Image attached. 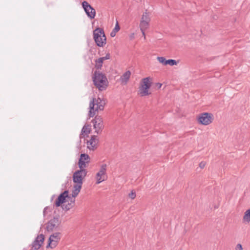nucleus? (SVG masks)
Segmentation results:
<instances>
[{
    "mask_svg": "<svg viewBox=\"0 0 250 250\" xmlns=\"http://www.w3.org/2000/svg\"><path fill=\"white\" fill-rule=\"evenodd\" d=\"M119 30H120V26H119L118 21H117L114 28L113 29V30L110 33L111 37H115L116 36L117 32H118L119 31Z\"/></svg>",
    "mask_w": 250,
    "mask_h": 250,
    "instance_id": "21",
    "label": "nucleus"
},
{
    "mask_svg": "<svg viewBox=\"0 0 250 250\" xmlns=\"http://www.w3.org/2000/svg\"><path fill=\"white\" fill-rule=\"evenodd\" d=\"M94 128L95 129V132L97 134L100 133L104 128V123L102 117L100 116H96L92 120Z\"/></svg>",
    "mask_w": 250,
    "mask_h": 250,
    "instance_id": "8",
    "label": "nucleus"
},
{
    "mask_svg": "<svg viewBox=\"0 0 250 250\" xmlns=\"http://www.w3.org/2000/svg\"><path fill=\"white\" fill-rule=\"evenodd\" d=\"M205 165H206V163L205 162H201L199 164V167L201 168H203L205 167Z\"/></svg>",
    "mask_w": 250,
    "mask_h": 250,
    "instance_id": "28",
    "label": "nucleus"
},
{
    "mask_svg": "<svg viewBox=\"0 0 250 250\" xmlns=\"http://www.w3.org/2000/svg\"><path fill=\"white\" fill-rule=\"evenodd\" d=\"M107 166L105 164H103L101 166L99 171L96 174V184H99L107 179Z\"/></svg>",
    "mask_w": 250,
    "mask_h": 250,
    "instance_id": "7",
    "label": "nucleus"
},
{
    "mask_svg": "<svg viewBox=\"0 0 250 250\" xmlns=\"http://www.w3.org/2000/svg\"><path fill=\"white\" fill-rule=\"evenodd\" d=\"M158 84H159L158 86H159V87L160 88L162 86V84H161V83H158Z\"/></svg>",
    "mask_w": 250,
    "mask_h": 250,
    "instance_id": "31",
    "label": "nucleus"
},
{
    "mask_svg": "<svg viewBox=\"0 0 250 250\" xmlns=\"http://www.w3.org/2000/svg\"><path fill=\"white\" fill-rule=\"evenodd\" d=\"M44 240V236L43 234L38 235L32 243V249L34 250H39L43 244Z\"/></svg>",
    "mask_w": 250,
    "mask_h": 250,
    "instance_id": "15",
    "label": "nucleus"
},
{
    "mask_svg": "<svg viewBox=\"0 0 250 250\" xmlns=\"http://www.w3.org/2000/svg\"><path fill=\"white\" fill-rule=\"evenodd\" d=\"M166 65L169 64L170 66H173L174 65H177V62L174 60L169 59V60H167L166 62Z\"/></svg>",
    "mask_w": 250,
    "mask_h": 250,
    "instance_id": "23",
    "label": "nucleus"
},
{
    "mask_svg": "<svg viewBox=\"0 0 250 250\" xmlns=\"http://www.w3.org/2000/svg\"><path fill=\"white\" fill-rule=\"evenodd\" d=\"M243 220L247 222H250V209L247 210L243 216Z\"/></svg>",
    "mask_w": 250,
    "mask_h": 250,
    "instance_id": "22",
    "label": "nucleus"
},
{
    "mask_svg": "<svg viewBox=\"0 0 250 250\" xmlns=\"http://www.w3.org/2000/svg\"><path fill=\"white\" fill-rule=\"evenodd\" d=\"M82 6L87 17L90 19H93L96 15V11L86 1L82 2Z\"/></svg>",
    "mask_w": 250,
    "mask_h": 250,
    "instance_id": "9",
    "label": "nucleus"
},
{
    "mask_svg": "<svg viewBox=\"0 0 250 250\" xmlns=\"http://www.w3.org/2000/svg\"><path fill=\"white\" fill-rule=\"evenodd\" d=\"M128 196L129 198H130L131 199H134L136 197V193L135 192L132 191L129 194Z\"/></svg>",
    "mask_w": 250,
    "mask_h": 250,
    "instance_id": "25",
    "label": "nucleus"
},
{
    "mask_svg": "<svg viewBox=\"0 0 250 250\" xmlns=\"http://www.w3.org/2000/svg\"><path fill=\"white\" fill-rule=\"evenodd\" d=\"M82 185L76 184L74 186V189L72 191V195L73 198H75L80 192Z\"/></svg>",
    "mask_w": 250,
    "mask_h": 250,
    "instance_id": "19",
    "label": "nucleus"
},
{
    "mask_svg": "<svg viewBox=\"0 0 250 250\" xmlns=\"http://www.w3.org/2000/svg\"><path fill=\"white\" fill-rule=\"evenodd\" d=\"M48 207H46L44 209H43V215H45V213L47 211V210L48 209Z\"/></svg>",
    "mask_w": 250,
    "mask_h": 250,
    "instance_id": "29",
    "label": "nucleus"
},
{
    "mask_svg": "<svg viewBox=\"0 0 250 250\" xmlns=\"http://www.w3.org/2000/svg\"><path fill=\"white\" fill-rule=\"evenodd\" d=\"M105 102L100 98H93L89 103V116L93 117L95 115V112L102 111L104 109Z\"/></svg>",
    "mask_w": 250,
    "mask_h": 250,
    "instance_id": "2",
    "label": "nucleus"
},
{
    "mask_svg": "<svg viewBox=\"0 0 250 250\" xmlns=\"http://www.w3.org/2000/svg\"><path fill=\"white\" fill-rule=\"evenodd\" d=\"M131 75V72L130 71H126L121 77V81L122 83L125 84H126L128 80L129 79V78Z\"/></svg>",
    "mask_w": 250,
    "mask_h": 250,
    "instance_id": "17",
    "label": "nucleus"
},
{
    "mask_svg": "<svg viewBox=\"0 0 250 250\" xmlns=\"http://www.w3.org/2000/svg\"><path fill=\"white\" fill-rule=\"evenodd\" d=\"M101 58H103V61H104L105 60H108L110 59V54H107L105 57H101Z\"/></svg>",
    "mask_w": 250,
    "mask_h": 250,
    "instance_id": "27",
    "label": "nucleus"
},
{
    "mask_svg": "<svg viewBox=\"0 0 250 250\" xmlns=\"http://www.w3.org/2000/svg\"><path fill=\"white\" fill-rule=\"evenodd\" d=\"M94 85L100 91L105 90L108 82L106 76L99 71H95L92 77Z\"/></svg>",
    "mask_w": 250,
    "mask_h": 250,
    "instance_id": "1",
    "label": "nucleus"
},
{
    "mask_svg": "<svg viewBox=\"0 0 250 250\" xmlns=\"http://www.w3.org/2000/svg\"><path fill=\"white\" fill-rule=\"evenodd\" d=\"M98 139L96 135H92L89 140L86 142L87 147L90 150H95L97 146Z\"/></svg>",
    "mask_w": 250,
    "mask_h": 250,
    "instance_id": "14",
    "label": "nucleus"
},
{
    "mask_svg": "<svg viewBox=\"0 0 250 250\" xmlns=\"http://www.w3.org/2000/svg\"><path fill=\"white\" fill-rule=\"evenodd\" d=\"M91 126L90 125H85L81 131V133L80 134V138H82V135H88L90 133L91 129Z\"/></svg>",
    "mask_w": 250,
    "mask_h": 250,
    "instance_id": "18",
    "label": "nucleus"
},
{
    "mask_svg": "<svg viewBox=\"0 0 250 250\" xmlns=\"http://www.w3.org/2000/svg\"><path fill=\"white\" fill-rule=\"evenodd\" d=\"M61 234L60 232H56L51 235L48 240V246L52 249L55 248L61 239Z\"/></svg>",
    "mask_w": 250,
    "mask_h": 250,
    "instance_id": "11",
    "label": "nucleus"
},
{
    "mask_svg": "<svg viewBox=\"0 0 250 250\" xmlns=\"http://www.w3.org/2000/svg\"><path fill=\"white\" fill-rule=\"evenodd\" d=\"M152 83V78L146 77L142 80L140 83V93L141 96H147L150 94L148 89L151 87Z\"/></svg>",
    "mask_w": 250,
    "mask_h": 250,
    "instance_id": "4",
    "label": "nucleus"
},
{
    "mask_svg": "<svg viewBox=\"0 0 250 250\" xmlns=\"http://www.w3.org/2000/svg\"><path fill=\"white\" fill-rule=\"evenodd\" d=\"M90 161V157L88 154H81L79 160L78 165L80 169L85 168Z\"/></svg>",
    "mask_w": 250,
    "mask_h": 250,
    "instance_id": "13",
    "label": "nucleus"
},
{
    "mask_svg": "<svg viewBox=\"0 0 250 250\" xmlns=\"http://www.w3.org/2000/svg\"><path fill=\"white\" fill-rule=\"evenodd\" d=\"M150 21V19L148 13L146 12H144L141 19L139 26L145 39H146L145 31L148 28Z\"/></svg>",
    "mask_w": 250,
    "mask_h": 250,
    "instance_id": "5",
    "label": "nucleus"
},
{
    "mask_svg": "<svg viewBox=\"0 0 250 250\" xmlns=\"http://www.w3.org/2000/svg\"><path fill=\"white\" fill-rule=\"evenodd\" d=\"M158 84H159L158 86H159V87L160 88L162 86V84H161V83H158Z\"/></svg>",
    "mask_w": 250,
    "mask_h": 250,
    "instance_id": "30",
    "label": "nucleus"
},
{
    "mask_svg": "<svg viewBox=\"0 0 250 250\" xmlns=\"http://www.w3.org/2000/svg\"><path fill=\"white\" fill-rule=\"evenodd\" d=\"M68 196V191L67 190H65L62 193L57 199L55 205L56 207H59L61 204L65 202V198Z\"/></svg>",
    "mask_w": 250,
    "mask_h": 250,
    "instance_id": "16",
    "label": "nucleus"
},
{
    "mask_svg": "<svg viewBox=\"0 0 250 250\" xmlns=\"http://www.w3.org/2000/svg\"><path fill=\"white\" fill-rule=\"evenodd\" d=\"M157 60L162 64L163 65H166V62L167 61L165 58L163 57H157Z\"/></svg>",
    "mask_w": 250,
    "mask_h": 250,
    "instance_id": "24",
    "label": "nucleus"
},
{
    "mask_svg": "<svg viewBox=\"0 0 250 250\" xmlns=\"http://www.w3.org/2000/svg\"><path fill=\"white\" fill-rule=\"evenodd\" d=\"M87 174V170L83 168L75 171L73 175V182L76 184L82 185L83 180Z\"/></svg>",
    "mask_w": 250,
    "mask_h": 250,
    "instance_id": "6",
    "label": "nucleus"
},
{
    "mask_svg": "<svg viewBox=\"0 0 250 250\" xmlns=\"http://www.w3.org/2000/svg\"><path fill=\"white\" fill-rule=\"evenodd\" d=\"M198 122L202 125H208L212 121V115L208 113H204L199 115Z\"/></svg>",
    "mask_w": 250,
    "mask_h": 250,
    "instance_id": "12",
    "label": "nucleus"
},
{
    "mask_svg": "<svg viewBox=\"0 0 250 250\" xmlns=\"http://www.w3.org/2000/svg\"><path fill=\"white\" fill-rule=\"evenodd\" d=\"M235 249V250H243L242 245L240 244H237Z\"/></svg>",
    "mask_w": 250,
    "mask_h": 250,
    "instance_id": "26",
    "label": "nucleus"
},
{
    "mask_svg": "<svg viewBox=\"0 0 250 250\" xmlns=\"http://www.w3.org/2000/svg\"><path fill=\"white\" fill-rule=\"evenodd\" d=\"M103 58H99L97 60H95V67L97 69H100L101 68V67H102L103 66Z\"/></svg>",
    "mask_w": 250,
    "mask_h": 250,
    "instance_id": "20",
    "label": "nucleus"
},
{
    "mask_svg": "<svg viewBox=\"0 0 250 250\" xmlns=\"http://www.w3.org/2000/svg\"><path fill=\"white\" fill-rule=\"evenodd\" d=\"M93 39L98 46L103 47L106 44V37L102 28H97L93 31Z\"/></svg>",
    "mask_w": 250,
    "mask_h": 250,
    "instance_id": "3",
    "label": "nucleus"
},
{
    "mask_svg": "<svg viewBox=\"0 0 250 250\" xmlns=\"http://www.w3.org/2000/svg\"><path fill=\"white\" fill-rule=\"evenodd\" d=\"M60 220L57 217L51 219L47 224L46 229L48 231L57 230L60 224Z\"/></svg>",
    "mask_w": 250,
    "mask_h": 250,
    "instance_id": "10",
    "label": "nucleus"
}]
</instances>
